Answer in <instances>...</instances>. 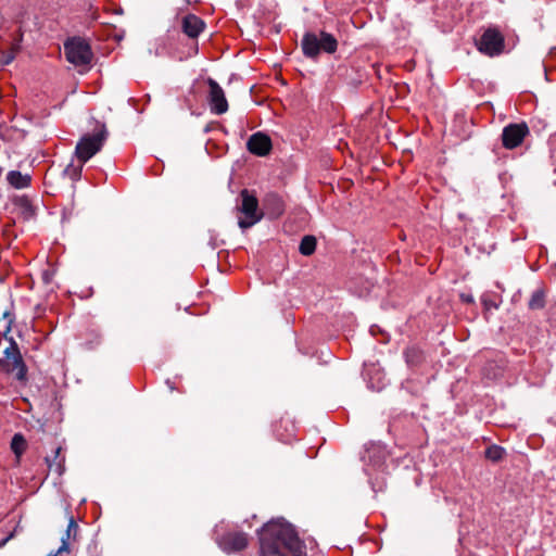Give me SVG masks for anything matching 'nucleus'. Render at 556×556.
Here are the masks:
<instances>
[{"label":"nucleus","mask_w":556,"mask_h":556,"mask_svg":"<svg viewBox=\"0 0 556 556\" xmlns=\"http://www.w3.org/2000/svg\"><path fill=\"white\" fill-rule=\"evenodd\" d=\"M12 536H13V533H11L5 539H3V541L1 542V545L5 544Z\"/></svg>","instance_id":"30"},{"label":"nucleus","mask_w":556,"mask_h":556,"mask_svg":"<svg viewBox=\"0 0 556 556\" xmlns=\"http://www.w3.org/2000/svg\"><path fill=\"white\" fill-rule=\"evenodd\" d=\"M338 45V39L325 30H319L318 33L307 31L301 40L303 54L311 60H317L320 53H336Z\"/></svg>","instance_id":"3"},{"label":"nucleus","mask_w":556,"mask_h":556,"mask_svg":"<svg viewBox=\"0 0 556 556\" xmlns=\"http://www.w3.org/2000/svg\"><path fill=\"white\" fill-rule=\"evenodd\" d=\"M62 451L61 446H56L53 451V456H47L45 458L46 464L48 465L50 470H54L58 476H61L64 471V457H60V453Z\"/></svg>","instance_id":"16"},{"label":"nucleus","mask_w":556,"mask_h":556,"mask_svg":"<svg viewBox=\"0 0 556 556\" xmlns=\"http://www.w3.org/2000/svg\"><path fill=\"white\" fill-rule=\"evenodd\" d=\"M404 357L408 366L416 367L424 362V352L417 346H408L404 351Z\"/></svg>","instance_id":"17"},{"label":"nucleus","mask_w":556,"mask_h":556,"mask_svg":"<svg viewBox=\"0 0 556 556\" xmlns=\"http://www.w3.org/2000/svg\"><path fill=\"white\" fill-rule=\"evenodd\" d=\"M79 532V526L76 522L74 516L70 515L68 523L64 535L61 538V544L63 542L70 544V540L76 541Z\"/></svg>","instance_id":"19"},{"label":"nucleus","mask_w":556,"mask_h":556,"mask_svg":"<svg viewBox=\"0 0 556 556\" xmlns=\"http://www.w3.org/2000/svg\"><path fill=\"white\" fill-rule=\"evenodd\" d=\"M240 198L241 204L237 205L236 210L244 216L238 219V226L244 230L257 224L265 213L263 210H260L257 198L248 189H243L240 192Z\"/></svg>","instance_id":"5"},{"label":"nucleus","mask_w":556,"mask_h":556,"mask_svg":"<svg viewBox=\"0 0 556 556\" xmlns=\"http://www.w3.org/2000/svg\"><path fill=\"white\" fill-rule=\"evenodd\" d=\"M481 303H482L483 307L488 311L491 308L498 307L497 303L495 301H493L488 294H483L481 296Z\"/></svg>","instance_id":"25"},{"label":"nucleus","mask_w":556,"mask_h":556,"mask_svg":"<svg viewBox=\"0 0 556 556\" xmlns=\"http://www.w3.org/2000/svg\"><path fill=\"white\" fill-rule=\"evenodd\" d=\"M7 363L5 357L0 358V370L5 374Z\"/></svg>","instance_id":"29"},{"label":"nucleus","mask_w":556,"mask_h":556,"mask_svg":"<svg viewBox=\"0 0 556 556\" xmlns=\"http://www.w3.org/2000/svg\"><path fill=\"white\" fill-rule=\"evenodd\" d=\"M263 212L269 219L279 218L285 212L282 198L276 192H268L262 200Z\"/></svg>","instance_id":"12"},{"label":"nucleus","mask_w":556,"mask_h":556,"mask_svg":"<svg viewBox=\"0 0 556 556\" xmlns=\"http://www.w3.org/2000/svg\"><path fill=\"white\" fill-rule=\"evenodd\" d=\"M247 149L254 155L266 156L273 149V142L268 135L257 131L248 139Z\"/></svg>","instance_id":"11"},{"label":"nucleus","mask_w":556,"mask_h":556,"mask_svg":"<svg viewBox=\"0 0 556 556\" xmlns=\"http://www.w3.org/2000/svg\"><path fill=\"white\" fill-rule=\"evenodd\" d=\"M316 244V238L314 236L306 235L302 238L300 242L299 251L302 255L309 256L315 252Z\"/></svg>","instance_id":"21"},{"label":"nucleus","mask_w":556,"mask_h":556,"mask_svg":"<svg viewBox=\"0 0 556 556\" xmlns=\"http://www.w3.org/2000/svg\"><path fill=\"white\" fill-rule=\"evenodd\" d=\"M237 78L236 74H232L231 77H230V80Z\"/></svg>","instance_id":"31"},{"label":"nucleus","mask_w":556,"mask_h":556,"mask_svg":"<svg viewBox=\"0 0 556 556\" xmlns=\"http://www.w3.org/2000/svg\"><path fill=\"white\" fill-rule=\"evenodd\" d=\"M109 136L104 123L97 122V129L93 134L84 135L77 142L75 148V156L78 162L86 163L99 151H101Z\"/></svg>","instance_id":"4"},{"label":"nucleus","mask_w":556,"mask_h":556,"mask_svg":"<svg viewBox=\"0 0 556 556\" xmlns=\"http://www.w3.org/2000/svg\"><path fill=\"white\" fill-rule=\"evenodd\" d=\"M20 50V45L18 43H15L13 46H11V48L7 51H3L2 52V59H1V62L3 65H9L13 62V60L15 59L16 56V53L18 52Z\"/></svg>","instance_id":"24"},{"label":"nucleus","mask_w":556,"mask_h":556,"mask_svg":"<svg viewBox=\"0 0 556 556\" xmlns=\"http://www.w3.org/2000/svg\"><path fill=\"white\" fill-rule=\"evenodd\" d=\"M476 46L481 53L493 58L503 53L505 48V39L503 34L497 28L489 27L476 41Z\"/></svg>","instance_id":"7"},{"label":"nucleus","mask_w":556,"mask_h":556,"mask_svg":"<svg viewBox=\"0 0 556 556\" xmlns=\"http://www.w3.org/2000/svg\"><path fill=\"white\" fill-rule=\"evenodd\" d=\"M13 204L20 210L25 220H29L36 216V208L27 195L14 198Z\"/></svg>","instance_id":"14"},{"label":"nucleus","mask_w":556,"mask_h":556,"mask_svg":"<svg viewBox=\"0 0 556 556\" xmlns=\"http://www.w3.org/2000/svg\"><path fill=\"white\" fill-rule=\"evenodd\" d=\"M7 180L12 187L23 189L30 185L31 177L28 174H22L20 170H10Z\"/></svg>","instance_id":"15"},{"label":"nucleus","mask_w":556,"mask_h":556,"mask_svg":"<svg viewBox=\"0 0 556 556\" xmlns=\"http://www.w3.org/2000/svg\"><path fill=\"white\" fill-rule=\"evenodd\" d=\"M460 299L465 303H473L475 302L472 294L462 293Z\"/></svg>","instance_id":"28"},{"label":"nucleus","mask_w":556,"mask_h":556,"mask_svg":"<svg viewBox=\"0 0 556 556\" xmlns=\"http://www.w3.org/2000/svg\"><path fill=\"white\" fill-rule=\"evenodd\" d=\"M85 163H78L75 165L73 161L66 165L63 170V175L68 177L72 181H78L81 177L83 167Z\"/></svg>","instance_id":"23"},{"label":"nucleus","mask_w":556,"mask_h":556,"mask_svg":"<svg viewBox=\"0 0 556 556\" xmlns=\"http://www.w3.org/2000/svg\"><path fill=\"white\" fill-rule=\"evenodd\" d=\"M27 447V442L22 433H15L11 440V450L16 457H21Z\"/></svg>","instance_id":"22"},{"label":"nucleus","mask_w":556,"mask_h":556,"mask_svg":"<svg viewBox=\"0 0 556 556\" xmlns=\"http://www.w3.org/2000/svg\"><path fill=\"white\" fill-rule=\"evenodd\" d=\"M529 135L528 125L522 123H510L503 128L502 144L508 150L519 147Z\"/></svg>","instance_id":"8"},{"label":"nucleus","mask_w":556,"mask_h":556,"mask_svg":"<svg viewBox=\"0 0 556 556\" xmlns=\"http://www.w3.org/2000/svg\"><path fill=\"white\" fill-rule=\"evenodd\" d=\"M41 279L45 285H50L53 279V271L48 269L43 270L41 274Z\"/></svg>","instance_id":"27"},{"label":"nucleus","mask_w":556,"mask_h":556,"mask_svg":"<svg viewBox=\"0 0 556 556\" xmlns=\"http://www.w3.org/2000/svg\"><path fill=\"white\" fill-rule=\"evenodd\" d=\"M546 304V293L544 289L540 288L532 292L529 301L528 308L530 311H538L545 307Z\"/></svg>","instance_id":"18"},{"label":"nucleus","mask_w":556,"mask_h":556,"mask_svg":"<svg viewBox=\"0 0 556 556\" xmlns=\"http://www.w3.org/2000/svg\"><path fill=\"white\" fill-rule=\"evenodd\" d=\"M1 321L4 323L3 336L10 342V345L4 350V357L7 363L5 374H14L18 381H25L27 379V366L23 359L16 341L12 337L8 338V333L11 331L12 325L14 323V315L10 311H4L2 313V317L0 318V323Z\"/></svg>","instance_id":"2"},{"label":"nucleus","mask_w":556,"mask_h":556,"mask_svg":"<svg viewBox=\"0 0 556 556\" xmlns=\"http://www.w3.org/2000/svg\"><path fill=\"white\" fill-rule=\"evenodd\" d=\"M182 31L190 38H197L205 27V23L202 18L194 14H187L182 18Z\"/></svg>","instance_id":"13"},{"label":"nucleus","mask_w":556,"mask_h":556,"mask_svg":"<svg viewBox=\"0 0 556 556\" xmlns=\"http://www.w3.org/2000/svg\"><path fill=\"white\" fill-rule=\"evenodd\" d=\"M66 60L75 66L89 67L93 52L88 41L81 37H72L64 42Z\"/></svg>","instance_id":"6"},{"label":"nucleus","mask_w":556,"mask_h":556,"mask_svg":"<svg viewBox=\"0 0 556 556\" xmlns=\"http://www.w3.org/2000/svg\"><path fill=\"white\" fill-rule=\"evenodd\" d=\"M208 85V94L207 102L211 109V112L216 115H222L228 111V102L225 97V92L219 84L213 78L208 77L206 79Z\"/></svg>","instance_id":"9"},{"label":"nucleus","mask_w":556,"mask_h":556,"mask_svg":"<svg viewBox=\"0 0 556 556\" xmlns=\"http://www.w3.org/2000/svg\"><path fill=\"white\" fill-rule=\"evenodd\" d=\"M248 535L244 532H231L223 535L218 546L227 554L237 553L248 547Z\"/></svg>","instance_id":"10"},{"label":"nucleus","mask_w":556,"mask_h":556,"mask_svg":"<svg viewBox=\"0 0 556 556\" xmlns=\"http://www.w3.org/2000/svg\"><path fill=\"white\" fill-rule=\"evenodd\" d=\"M70 552H71L70 544L63 542V544H61V546L56 551L49 553L47 556H59L62 553H70Z\"/></svg>","instance_id":"26"},{"label":"nucleus","mask_w":556,"mask_h":556,"mask_svg":"<svg viewBox=\"0 0 556 556\" xmlns=\"http://www.w3.org/2000/svg\"><path fill=\"white\" fill-rule=\"evenodd\" d=\"M506 455V451L503 446L497 444H491L484 451V457L492 463L501 462Z\"/></svg>","instance_id":"20"},{"label":"nucleus","mask_w":556,"mask_h":556,"mask_svg":"<svg viewBox=\"0 0 556 556\" xmlns=\"http://www.w3.org/2000/svg\"><path fill=\"white\" fill-rule=\"evenodd\" d=\"M257 533L261 556H306V545L291 523L271 520Z\"/></svg>","instance_id":"1"}]
</instances>
